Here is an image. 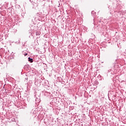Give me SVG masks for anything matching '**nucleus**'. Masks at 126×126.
Returning a JSON list of instances; mask_svg holds the SVG:
<instances>
[{
  "label": "nucleus",
  "instance_id": "nucleus-2",
  "mask_svg": "<svg viewBox=\"0 0 126 126\" xmlns=\"http://www.w3.org/2000/svg\"><path fill=\"white\" fill-rule=\"evenodd\" d=\"M27 55H28V54L26 53V54H25V56H27Z\"/></svg>",
  "mask_w": 126,
  "mask_h": 126
},
{
  "label": "nucleus",
  "instance_id": "nucleus-1",
  "mask_svg": "<svg viewBox=\"0 0 126 126\" xmlns=\"http://www.w3.org/2000/svg\"><path fill=\"white\" fill-rule=\"evenodd\" d=\"M29 61L31 62V63H33V59H31L30 57L29 58Z\"/></svg>",
  "mask_w": 126,
  "mask_h": 126
}]
</instances>
